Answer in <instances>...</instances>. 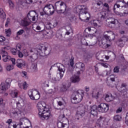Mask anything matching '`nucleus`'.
<instances>
[{
    "label": "nucleus",
    "mask_w": 128,
    "mask_h": 128,
    "mask_svg": "<svg viewBox=\"0 0 128 128\" xmlns=\"http://www.w3.org/2000/svg\"><path fill=\"white\" fill-rule=\"evenodd\" d=\"M37 108L38 110V116L40 118H43L44 120H48L52 116L48 106L44 101L38 103Z\"/></svg>",
    "instance_id": "1"
},
{
    "label": "nucleus",
    "mask_w": 128,
    "mask_h": 128,
    "mask_svg": "<svg viewBox=\"0 0 128 128\" xmlns=\"http://www.w3.org/2000/svg\"><path fill=\"white\" fill-rule=\"evenodd\" d=\"M76 12L78 14H79L80 20H88L90 16V13L88 12V8L86 6L79 5L76 7Z\"/></svg>",
    "instance_id": "2"
},
{
    "label": "nucleus",
    "mask_w": 128,
    "mask_h": 128,
    "mask_svg": "<svg viewBox=\"0 0 128 128\" xmlns=\"http://www.w3.org/2000/svg\"><path fill=\"white\" fill-rule=\"evenodd\" d=\"M98 110L99 112H106L108 110V104L106 103H101L98 106L94 105L91 107V114L96 116Z\"/></svg>",
    "instance_id": "3"
},
{
    "label": "nucleus",
    "mask_w": 128,
    "mask_h": 128,
    "mask_svg": "<svg viewBox=\"0 0 128 128\" xmlns=\"http://www.w3.org/2000/svg\"><path fill=\"white\" fill-rule=\"evenodd\" d=\"M84 96V92L82 90H78L74 92L71 96L72 104H79V102L82 100Z\"/></svg>",
    "instance_id": "4"
},
{
    "label": "nucleus",
    "mask_w": 128,
    "mask_h": 128,
    "mask_svg": "<svg viewBox=\"0 0 128 128\" xmlns=\"http://www.w3.org/2000/svg\"><path fill=\"white\" fill-rule=\"evenodd\" d=\"M18 109L13 108L10 110V112L11 114H13L14 116H18V114H20L22 110V109L24 106V100L21 98H18V102H16Z\"/></svg>",
    "instance_id": "5"
},
{
    "label": "nucleus",
    "mask_w": 128,
    "mask_h": 128,
    "mask_svg": "<svg viewBox=\"0 0 128 128\" xmlns=\"http://www.w3.org/2000/svg\"><path fill=\"white\" fill-rule=\"evenodd\" d=\"M6 47H2V58H3V60L5 62H10V60L12 64L14 66V64H16V59L14 58H12V57L10 56H8V52L6 51Z\"/></svg>",
    "instance_id": "6"
},
{
    "label": "nucleus",
    "mask_w": 128,
    "mask_h": 128,
    "mask_svg": "<svg viewBox=\"0 0 128 128\" xmlns=\"http://www.w3.org/2000/svg\"><path fill=\"white\" fill-rule=\"evenodd\" d=\"M28 95L32 100H38L40 98V94L38 90H32L28 91Z\"/></svg>",
    "instance_id": "7"
},
{
    "label": "nucleus",
    "mask_w": 128,
    "mask_h": 128,
    "mask_svg": "<svg viewBox=\"0 0 128 128\" xmlns=\"http://www.w3.org/2000/svg\"><path fill=\"white\" fill-rule=\"evenodd\" d=\"M55 8L56 10H60L62 12H66V4L62 0L58 1L55 4Z\"/></svg>",
    "instance_id": "8"
},
{
    "label": "nucleus",
    "mask_w": 128,
    "mask_h": 128,
    "mask_svg": "<svg viewBox=\"0 0 128 128\" xmlns=\"http://www.w3.org/2000/svg\"><path fill=\"white\" fill-rule=\"evenodd\" d=\"M43 10L46 12L47 16L54 14V7L53 4H47L44 6Z\"/></svg>",
    "instance_id": "9"
},
{
    "label": "nucleus",
    "mask_w": 128,
    "mask_h": 128,
    "mask_svg": "<svg viewBox=\"0 0 128 128\" xmlns=\"http://www.w3.org/2000/svg\"><path fill=\"white\" fill-rule=\"evenodd\" d=\"M46 47L39 45L38 46V50H37L38 54L41 56H44L50 54V52H48Z\"/></svg>",
    "instance_id": "10"
},
{
    "label": "nucleus",
    "mask_w": 128,
    "mask_h": 128,
    "mask_svg": "<svg viewBox=\"0 0 128 128\" xmlns=\"http://www.w3.org/2000/svg\"><path fill=\"white\" fill-rule=\"evenodd\" d=\"M116 20L114 18H108L106 20V26L112 28H114V26H116Z\"/></svg>",
    "instance_id": "11"
},
{
    "label": "nucleus",
    "mask_w": 128,
    "mask_h": 128,
    "mask_svg": "<svg viewBox=\"0 0 128 128\" xmlns=\"http://www.w3.org/2000/svg\"><path fill=\"white\" fill-rule=\"evenodd\" d=\"M10 84H12V81H4L0 84L1 90L3 92H5L6 90H8L10 88Z\"/></svg>",
    "instance_id": "12"
},
{
    "label": "nucleus",
    "mask_w": 128,
    "mask_h": 128,
    "mask_svg": "<svg viewBox=\"0 0 128 128\" xmlns=\"http://www.w3.org/2000/svg\"><path fill=\"white\" fill-rule=\"evenodd\" d=\"M27 16L30 22H35L36 19L38 18V14L36 11H30L28 13Z\"/></svg>",
    "instance_id": "13"
},
{
    "label": "nucleus",
    "mask_w": 128,
    "mask_h": 128,
    "mask_svg": "<svg viewBox=\"0 0 128 128\" xmlns=\"http://www.w3.org/2000/svg\"><path fill=\"white\" fill-rule=\"evenodd\" d=\"M122 4V2H118L114 4L113 10L116 14L118 15V12H118V10H122V8H124V6Z\"/></svg>",
    "instance_id": "14"
},
{
    "label": "nucleus",
    "mask_w": 128,
    "mask_h": 128,
    "mask_svg": "<svg viewBox=\"0 0 128 128\" xmlns=\"http://www.w3.org/2000/svg\"><path fill=\"white\" fill-rule=\"evenodd\" d=\"M86 30L90 32L91 34H90V36L92 38L94 36V34L98 33V30L94 27H88L86 28L85 32H86Z\"/></svg>",
    "instance_id": "15"
},
{
    "label": "nucleus",
    "mask_w": 128,
    "mask_h": 128,
    "mask_svg": "<svg viewBox=\"0 0 128 128\" xmlns=\"http://www.w3.org/2000/svg\"><path fill=\"white\" fill-rule=\"evenodd\" d=\"M18 86L20 88H24V90H27L28 88V84L25 81H20L18 82Z\"/></svg>",
    "instance_id": "16"
},
{
    "label": "nucleus",
    "mask_w": 128,
    "mask_h": 128,
    "mask_svg": "<svg viewBox=\"0 0 128 128\" xmlns=\"http://www.w3.org/2000/svg\"><path fill=\"white\" fill-rule=\"evenodd\" d=\"M74 68H79V70H80V72H84V64L80 62L76 63L74 66Z\"/></svg>",
    "instance_id": "17"
},
{
    "label": "nucleus",
    "mask_w": 128,
    "mask_h": 128,
    "mask_svg": "<svg viewBox=\"0 0 128 128\" xmlns=\"http://www.w3.org/2000/svg\"><path fill=\"white\" fill-rule=\"evenodd\" d=\"M30 24V21H28V18H24L21 20V26H28Z\"/></svg>",
    "instance_id": "18"
},
{
    "label": "nucleus",
    "mask_w": 128,
    "mask_h": 128,
    "mask_svg": "<svg viewBox=\"0 0 128 128\" xmlns=\"http://www.w3.org/2000/svg\"><path fill=\"white\" fill-rule=\"evenodd\" d=\"M16 66L19 68H22L26 66V64L22 59H18L16 62Z\"/></svg>",
    "instance_id": "19"
},
{
    "label": "nucleus",
    "mask_w": 128,
    "mask_h": 128,
    "mask_svg": "<svg viewBox=\"0 0 128 128\" xmlns=\"http://www.w3.org/2000/svg\"><path fill=\"white\" fill-rule=\"evenodd\" d=\"M104 120H106V118L100 116L97 120V126H99V128H102V126H104Z\"/></svg>",
    "instance_id": "20"
},
{
    "label": "nucleus",
    "mask_w": 128,
    "mask_h": 128,
    "mask_svg": "<svg viewBox=\"0 0 128 128\" xmlns=\"http://www.w3.org/2000/svg\"><path fill=\"white\" fill-rule=\"evenodd\" d=\"M104 98L105 100H106V102H112V100H114V96H112V94H106L105 96H104Z\"/></svg>",
    "instance_id": "21"
},
{
    "label": "nucleus",
    "mask_w": 128,
    "mask_h": 128,
    "mask_svg": "<svg viewBox=\"0 0 128 128\" xmlns=\"http://www.w3.org/2000/svg\"><path fill=\"white\" fill-rule=\"evenodd\" d=\"M100 94V92H98V89L97 88H94L93 89L92 91V98H96V100H98V94Z\"/></svg>",
    "instance_id": "22"
},
{
    "label": "nucleus",
    "mask_w": 128,
    "mask_h": 128,
    "mask_svg": "<svg viewBox=\"0 0 128 128\" xmlns=\"http://www.w3.org/2000/svg\"><path fill=\"white\" fill-rule=\"evenodd\" d=\"M57 126L58 128H68V124L63 122H58Z\"/></svg>",
    "instance_id": "23"
},
{
    "label": "nucleus",
    "mask_w": 128,
    "mask_h": 128,
    "mask_svg": "<svg viewBox=\"0 0 128 128\" xmlns=\"http://www.w3.org/2000/svg\"><path fill=\"white\" fill-rule=\"evenodd\" d=\"M85 114H86V110H84V108H83L77 112L76 116H80V118H82V116H84Z\"/></svg>",
    "instance_id": "24"
},
{
    "label": "nucleus",
    "mask_w": 128,
    "mask_h": 128,
    "mask_svg": "<svg viewBox=\"0 0 128 128\" xmlns=\"http://www.w3.org/2000/svg\"><path fill=\"white\" fill-rule=\"evenodd\" d=\"M38 54L34 53L32 56H30V60L31 62H34V60H38Z\"/></svg>",
    "instance_id": "25"
},
{
    "label": "nucleus",
    "mask_w": 128,
    "mask_h": 128,
    "mask_svg": "<svg viewBox=\"0 0 128 128\" xmlns=\"http://www.w3.org/2000/svg\"><path fill=\"white\" fill-rule=\"evenodd\" d=\"M6 124H7L8 126H10L12 124L14 128H16V122H12V119H8L6 120Z\"/></svg>",
    "instance_id": "26"
},
{
    "label": "nucleus",
    "mask_w": 128,
    "mask_h": 128,
    "mask_svg": "<svg viewBox=\"0 0 128 128\" xmlns=\"http://www.w3.org/2000/svg\"><path fill=\"white\" fill-rule=\"evenodd\" d=\"M18 94V90H14L12 91L10 93V96L12 98H17Z\"/></svg>",
    "instance_id": "27"
},
{
    "label": "nucleus",
    "mask_w": 128,
    "mask_h": 128,
    "mask_svg": "<svg viewBox=\"0 0 128 128\" xmlns=\"http://www.w3.org/2000/svg\"><path fill=\"white\" fill-rule=\"evenodd\" d=\"M70 86V84H69L68 85V84L64 85L62 87L60 88V91L66 92V90H68V88Z\"/></svg>",
    "instance_id": "28"
},
{
    "label": "nucleus",
    "mask_w": 128,
    "mask_h": 128,
    "mask_svg": "<svg viewBox=\"0 0 128 128\" xmlns=\"http://www.w3.org/2000/svg\"><path fill=\"white\" fill-rule=\"evenodd\" d=\"M126 42L124 41L122 39H119L118 41V46L120 48H124V44Z\"/></svg>",
    "instance_id": "29"
},
{
    "label": "nucleus",
    "mask_w": 128,
    "mask_h": 128,
    "mask_svg": "<svg viewBox=\"0 0 128 128\" xmlns=\"http://www.w3.org/2000/svg\"><path fill=\"white\" fill-rule=\"evenodd\" d=\"M0 17L1 18H6V12L4 11V9L2 8H0Z\"/></svg>",
    "instance_id": "30"
},
{
    "label": "nucleus",
    "mask_w": 128,
    "mask_h": 128,
    "mask_svg": "<svg viewBox=\"0 0 128 128\" xmlns=\"http://www.w3.org/2000/svg\"><path fill=\"white\" fill-rule=\"evenodd\" d=\"M32 30H34L35 32H36V30H40L42 32V28L40 26H38L36 24H34L32 26Z\"/></svg>",
    "instance_id": "31"
},
{
    "label": "nucleus",
    "mask_w": 128,
    "mask_h": 128,
    "mask_svg": "<svg viewBox=\"0 0 128 128\" xmlns=\"http://www.w3.org/2000/svg\"><path fill=\"white\" fill-rule=\"evenodd\" d=\"M58 70L60 72V78H62V76H64V70H62V68H60V66H58Z\"/></svg>",
    "instance_id": "32"
},
{
    "label": "nucleus",
    "mask_w": 128,
    "mask_h": 128,
    "mask_svg": "<svg viewBox=\"0 0 128 128\" xmlns=\"http://www.w3.org/2000/svg\"><path fill=\"white\" fill-rule=\"evenodd\" d=\"M72 80H80V76L74 74L71 78Z\"/></svg>",
    "instance_id": "33"
},
{
    "label": "nucleus",
    "mask_w": 128,
    "mask_h": 128,
    "mask_svg": "<svg viewBox=\"0 0 128 128\" xmlns=\"http://www.w3.org/2000/svg\"><path fill=\"white\" fill-rule=\"evenodd\" d=\"M114 120L115 122H120L122 120V116L120 115H116L114 116Z\"/></svg>",
    "instance_id": "34"
},
{
    "label": "nucleus",
    "mask_w": 128,
    "mask_h": 128,
    "mask_svg": "<svg viewBox=\"0 0 128 128\" xmlns=\"http://www.w3.org/2000/svg\"><path fill=\"white\" fill-rule=\"evenodd\" d=\"M100 14H101V20H105L107 17L106 13L104 12H100Z\"/></svg>",
    "instance_id": "35"
},
{
    "label": "nucleus",
    "mask_w": 128,
    "mask_h": 128,
    "mask_svg": "<svg viewBox=\"0 0 128 128\" xmlns=\"http://www.w3.org/2000/svg\"><path fill=\"white\" fill-rule=\"evenodd\" d=\"M5 34H6V36H10V34H12V30H10V28L6 30Z\"/></svg>",
    "instance_id": "36"
},
{
    "label": "nucleus",
    "mask_w": 128,
    "mask_h": 128,
    "mask_svg": "<svg viewBox=\"0 0 128 128\" xmlns=\"http://www.w3.org/2000/svg\"><path fill=\"white\" fill-rule=\"evenodd\" d=\"M8 2L10 6V8L11 9L14 8V4L12 0H8Z\"/></svg>",
    "instance_id": "37"
},
{
    "label": "nucleus",
    "mask_w": 128,
    "mask_h": 128,
    "mask_svg": "<svg viewBox=\"0 0 128 128\" xmlns=\"http://www.w3.org/2000/svg\"><path fill=\"white\" fill-rule=\"evenodd\" d=\"M24 30H20L19 31H18L16 32V36H22V34H24Z\"/></svg>",
    "instance_id": "38"
},
{
    "label": "nucleus",
    "mask_w": 128,
    "mask_h": 128,
    "mask_svg": "<svg viewBox=\"0 0 128 128\" xmlns=\"http://www.w3.org/2000/svg\"><path fill=\"white\" fill-rule=\"evenodd\" d=\"M104 38L106 40H110H110H114V38H112H112L110 37V36H108L106 34L104 36Z\"/></svg>",
    "instance_id": "39"
},
{
    "label": "nucleus",
    "mask_w": 128,
    "mask_h": 128,
    "mask_svg": "<svg viewBox=\"0 0 128 128\" xmlns=\"http://www.w3.org/2000/svg\"><path fill=\"white\" fill-rule=\"evenodd\" d=\"M81 42L82 44H83L84 46H88V42H86V39H84L81 40Z\"/></svg>",
    "instance_id": "40"
},
{
    "label": "nucleus",
    "mask_w": 128,
    "mask_h": 128,
    "mask_svg": "<svg viewBox=\"0 0 128 128\" xmlns=\"http://www.w3.org/2000/svg\"><path fill=\"white\" fill-rule=\"evenodd\" d=\"M14 65L11 64V65L7 66L6 70H8L10 72V70H14Z\"/></svg>",
    "instance_id": "41"
},
{
    "label": "nucleus",
    "mask_w": 128,
    "mask_h": 128,
    "mask_svg": "<svg viewBox=\"0 0 128 128\" xmlns=\"http://www.w3.org/2000/svg\"><path fill=\"white\" fill-rule=\"evenodd\" d=\"M32 66L34 72H38V65L36 64H32Z\"/></svg>",
    "instance_id": "42"
},
{
    "label": "nucleus",
    "mask_w": 128,
    "mask_h": 128,
    "mask_svg": "<svg viewBox=\"0 0 128 128\" xmlns=\"http://www.w3.org/2000/svg\"><path fill=\"white\" fill-rule=\"evenodd\" d=\"M10 50L12 54H14V56H16V54L18 50L16 49L15 48H12Z\"/></svg>",
    "instance_id": "43"
},
{
    "label": "nucleus",
    "mask_w": 128,
    "mask_h": 128,
    "mask_svg": "<svg viewBox=\"0 0 128 128\" xmlns=\"http://www.w3.org/2000/svg\"><path fill=\"white\" fill-rule=\"evenodd\" d=\"M74 58H72L70 60V66L72 68H74Z\"/></svg>",
    "instance_id": "44"
},
{
    "label": "nucleus",
    "mask_w": 128,
    "mask_h": 128,
    "mask_svg": "<svg viewBox=\"0 0 128 128\" xmlns=\"http://www.w3.org/2000/svg\"><path fill=\"white\" fill-rule=\"evenodd\" d=\"M114 80V76L110 75L107 78V80Z\"/></svg>",
    "instance_id": "45"
},
{
    "label": "nucleus",
    "mask_w": 128,
    "mask_h": 128,
    "mask_svg": "<svg viewBox=\"0 0 128 128\" xmlns=\"http://www.w3.org/2000/svg\"><path fill=\"white\" fill-rule=\"evenodd\" d=\"M21 48H22V46L20 45V44H17L16 46V49L18 50V52H20Z\"/></svg>",
    "instance_id": "46"
},
{
    "label": "nucleus",
    "mask_w": 128,
    "mask_h": 128,
    "mask_svg": "<svg viewBox=\"0 0 128 128\" xmlns=\"http://www.w3.org/2000/svg\"><path fill=\"white\" fill-rule=\"evenodd\" d=\"M10 18H7L5 24L6 28H8V24H10Z\"/></svg>",
    "instance_id": "47"
},
{
    "label": "nucleus",
    "mask_w": 128,
    "mask_h": 128,
    "mask_svg": "<svg viewBox=\"0 0 128 128\" xmlns=\"http://www.w3.org/2000/svg\"><path fill=\"white\" fill-rule=\"evenodd\" d=\"M120 72V67L118 66H116L114 69V72Z\"/></svg>",
    "instance_id": "48"
},
{
    "label": "nucleus",
    "mask_w": 128,
    "mask_h": 128,
    "mask_svg": "<svg viewBox=\"0 0 128 128\" xmlns=\"http://www.w3.org/2000/svg\"><path fill=\"white\" fill-rule=\"evenodd\" d=\"M98 20H94L93 21V26H96V28H98Z\"/></svg>",
    "instance_id": "49"
},
{
    "label": "nucleus",
    "mask_w": 128,
    "mask_h": 128,
    "mask_svg": "<svg viewBox=\"0 0 128 128\" xmlns=\"http://www.w3.org/2000/svg\"><path fill=\"white\" fill-rule=\"evenodd\" d=\"M6 40V38L2 36H0V42H2Z\"/></svg>",
    "instance_id": "50"
},
{
    "label": "nucleus",
    "mask_w": 128,
    "mask_h": 128,
    "mask_svg": "<svg viewBox=\"0 0 128 128\" xmlns=\"http://www.w3.org/2000/svg\"><path fill=\"white\" fill-rule=\"evenodd\" d=\"M67 31L66 32V34H65L66 36H70V32H72V28H70V29L68 30H66Z\"/></svg>",
    "instance_id": "51"
},
{
    "label": "nucleus",
    "mask_w": 128,
    "mask_h": 128,
    "mask_svg": "<svg viewBox=\"0 0 128 128\" xmlns=\"http://www.w3.org/2000/svg\"><path fill=\"white\" fill-rule=\"evenodd\" d=\"M60 118H61L62 120H66V122H68V119L66 118L64 114L60 116Z\"/></svg>",
    "instance_id": "52"
},
{
    "label": "nucleus",
    "mask_w": 128,
    "mask_h": 128,
    "mask_svg": "<svg viewBox=\"0 0 128 128\" xmlns=\"http://www.w3.org/2000/svg\"><path fill=\"white\" fill-rule=\"evenodd\" d=\"M28 75V73L24 71L22 72V76H25V78H27L26 76Z\"/></svg>",
    "instance_id": "53"
},
{
    "label": "nucleus",
    "mask_w": 128,
    "mask_h": 128,
    "mask_svg": "<svg viewBox=\"0 0 128 128\" xmlns=\"http://www.w3.org/2000/svg\"><path fill=\"white\" fill-rule=\"evenodd\" d=\"M18 56L19 58H23L24 54H22V52H20V51H18Z\"/></svg>",
    "instance_id": "54"
},
{
    "label": "nucleus",
    "mask_w": 128,
    "mask_h": 128,
    "mask_svg": "<svg viewBox=\"0 0 128 128\" xmlns=\"http://www.w3.org/2000/svg\"><path fill=\"white\" fill-rule=\"evenodd\" d=\"M4 104V100L2 97H0V106H3Z\"/></svg>",
    "instance_id": "55"
},
{
    "label": "nucleus",
    "mask_w": 128,
    "mask_h": 128,
    "mask_svg": "<svg viewBox=\"0 0 128 128\" xmlns=\"http://www.w3.org/2000/svg\"><path fill=\"white\" fill-rule=\"evenodd\" d=\"M104 6L107 8L108 10H110V6H108V3L104 4Z\"/></svg>",
    "instance_id": "56"
},
{
    "label": "nucleus",
    "mask_w": 128,
    "mask_h": 128,
    "mask_svg": "<svg viewBox=\"0 0 128 128\" xmlns=\"http://www.w3.org/2000/svg\"><path fill=\"white\" fill-rule=\"evenodd\" d=\"M101 66L104 68H108V64L106 63H101Z\"/></svg>",
    "instance_id": "57"
},
{
    "label": "nucleus",
    "mask_w": 128,
    "mask_h": 128,
    "mask_svg": "<svg viewBox=\"0 0 128 128\" xmlns=\"http://www.w3.org/2000/svg\"><path fill=\"white\" fill-rule=\"evenodd\" d=\"M106 32H108V34H111L110 36H114V32H112V31H107Z\"/></svg>",
    "instance_id": "58"
},
{
    "label": "nucleus",
    "mask_w": 128,
    "mask_h": 128,
    "mask_svg": "<svg viewBox=\"0 0 128 128\" xmlns=\"http://www.w3.org/2000/svg\"><path fill=\"white\" fill-rule=\"evenodd\" d=\"M122 110V108H120L117 110L116 112L117 113H120L121 112Z\"/></svg>",
    "instance_id": "59"
},
{
    "label": "nucleus",
    "mask_w": 128,
    "mask_h": 128,
    "mask_svg": "<svg viewBox=\"0 0 128 128\" xmlns=\"http://www.w3.org/2000/svg\"><path fill=\"white\" fill-rule=\"evenodd\" d=\"M84 90H85L86 92H90V88L88 86H86L84 88Z\"/></svg>",
    "instance_id": "60"
},
{
    "label": "nucleus",
    "mask_w": 128,
    "mask_h": 128,
    "mask_svg": "<svg viewBox=\"0 0 128 128\" xmlns=\"http://www.w3.org/2000/svg\"><path fill=\"white\" fill-rule=\"evenodd\" d=\"M40 16H44V14H46V11L43 10V12H40Z\"/></svg>",
    "instance_id": "61"
},
{
    "label": "nucleus",
    "mask_w": 128,
    "mask_h": 128,
    "mask_svg": "<svg viewBox=\"0 0 128 128\" xmlns=\"http://www.w3.org/2000/svg\"><path fill=\"white\" fill-rule=\"evenodd\" d=\"M26 0V4H30L32 2V0Z\"/></svg>",
    "instance_id": "62"
},
{
    "label": "nucleus",
    "mask_w": 128,
    "mask_h": 128,
    "mask_svg": "<svg viewBox=\"0 0 128 128\" xmlns=\"http://www.w3.org/2000/svg\"><path fill=\"white\" fill-rule=\"evenodd\" d=\"M48 93L50 94H54V91H52V90L50 89V90H48Z\"/></svg>",
    "instance_id": "63"
},
{
    "label": "nucleus",
    "mask_w": 128,
    "mask_h": 128,
    "mask_svg": "<svg viewBox=\"0 0 128 128\" xmlns=\"http://www.w3.org/2000/svg\"><path fill=\"white\" fill-rule=\"evenodd\" d=\"M96 4L97 5V6H100V4H102V2H100V1H98V2H96Z\"/></svg>",
    "instance_id": "64"
}]
</instances>
